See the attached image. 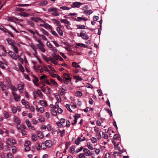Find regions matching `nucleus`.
<instances>
[{"mask_svg":"<svg viewBox=\"0 0 158 158\" xmlns=\"http://www.w3.org/2000/svg\"><path fill=\"white\" fill-rule=\"evenodd\" d=\"M60 81H63L65 84H68L69 81V75L66 73H64L62 77L61 78L58 75H57L56 77Z\"/></svg>","mask_w":158,"mask_h":158,"instance_id":"1","label":"nucleus"},{"mask_svg":"<svg viewBox=\"0 0 158 158\" xmlns=\"http://www.w3.org/2000/svg\"><path fill=\"white\" fill-rule=\"evenodd\" d=\"M83 31H82V32ZM77 35L78 36L81 37L84 40H88L89 38V36L86 34L85 32H81L80 33L79 35L78 33Z\"/></svg>","mask_w":158,"mask_h":158,"instance_id":"2","label":"nucleus"},{"mask_svg":"<svg viewBox=\"0 0 158 158\" xmlns=\"http://www.w3.org/2000/svg\"><path fill=\"white\" fill-rule=\"evenodd\" d=\"M0 49L1 50L0 52V56H5L6 54V51L4 47L2 45H0Z\"/></svg>","mask_w":158,"mask_h":158,"instance_id":"3","label":"nucleus"},{"mask_svg":"<svg viewBox=\"0 0 158 158\" xmlns=\"http://www.w3.org/2000/svg\"><path fill=\"white\" fill-rule=\"evenodd\" d=\"M82 3L79 2H75L73 3L72 5H71V6L73 7H76V8H79L80 7V6L82 5Z\"/></svg>","mask_w":158,"mask_h":158,"instance_id":"4","label":"nucleus"},{"mask_svg":"<svg viewBox=\"0 0 158 158\" xmlns=\"http://www.w3.org/2000/svg\"><path fill=\"white\" fill-rule=\"evenodd\" d=\"M37 46L39 49L42 52H45L46 50L44 48V45L43 44H37Z\"/></svg>","mask_w":158,"mask_h":158,"instance_id":"5","label":"nucleus"},{"mask_svg":"<svg viewBox=\"0 0 158 158\" xmlns=\"http://www.w3.org/2000/svg\"><path fill=\"white\" fill-rule=\"evenodd\" d=\"M25 122L28 128H30V129L32 130H35L34 127L31 125V123L29 120L27 119H26Z\"/></svg>","mask_w":158,"mask_h":158,"instance_id":"6","label":"nucleus"},{"mask_svg":"<svg viewBox=\"0 0 158 158\" xmlns=\"http://www.w3.org/2000/svg\"><path fill=\"white\" fill-rule=\"evenodd\" d=\"M40 26L45 28H51V27L49 25L45 22L44 21V22L42 23V24H40Z\"/></svg>","mask_w":158,"mask_h":158,"instance_id":"7","label":"nucleus"},{"mask_svg":"<svg viewBox=\"0 0 158 158\" xmlns=\"http://www.w3.org/2000/svg\"><path fill=\"white\" fill-rule=\"evenodd\" d=\"M85 154L87 156H91V152L87 148H85L83 150Z\"/></svg>","mask_w":158,"mask_h":158,"instance_id":"8","label":"nucleus"},{"mask_svg":"<svg viewBox=\"0 0 158 158\" xmlns=\"http://www.w3.org/2000/svg\"><path fill=\"white\" fill-rule=\"evenodd\" d=\"M39 102L40 105L43 107H46L47 106V102L45 101L40 100Z\"/></svg>","mask_w":158,"mask_h":158,"instance_id":"9","label":"nucleus"},{"mask_svg":"<svg viewBox=\"0 0 158 158\" xmlns=\"http://www.w3.org/2000/svg\"><path fill=\"white\" fill-rule=\"evenodd\" d=\"M12 94L13 95L14 99L16 101H18L20 98V96L18 95L17 94L14 92H12Z\"/></svg>","mask_w":158,"mask_h":158,"instance_id":"10","label":"nucleus"},{"mask_svg":"<svg viewBox=\"0 0 158 158\" xmlns=\"http://www.w3.org/2000/svg\"><path fill=\"white\" fill-rule=\"evenodd\" d=\"M14 120L15 122L17 124H20L21 123L20 120L16 116L14 117Z\"/></svg>","mask_w":158,"mask_h":158,"instance_id":"11","label":"nucleus"},{"mask_svg":"<svg viewBox=\"0 0 158 158\" xmlns=\"http://www.w3.org/2000/svg\"><path fill=\"white\" fill-rule=\"evenodd\" d=\"M7 19L9 21L16 23L17 18L14 17H8Z\"/></svg>","mask_w":158,"mask_h":158,"instance_id":"12","label":"nucleus"},{"mask_svg":"<svg viewBox=\"0 0 158 158\" xmlns=\"http://www.w3.org/2000/svg\"><path fill=\"white\" fill-rule=\"evenodd\" d=\"M46 146L48 148H49L51 147L52 146V144L51 141L50 140H46L45 142V143Z\"/></svg>","mask_w":158,"mask_h":158,"instance_id":"13","label":"nucleus"},{"mask_svg":"<svg viewBox=\"0 0 158 158\" xmlns=\"http://www.w3.org/2000/svg\"><path fill=\"white\" fill-rule=\"evenodd\" d=\"M33 77L34 79L33 80V82L36 86L38 87L39 84L37 83V82L38 81V79L35 76H34Z\"/></svg>","mask_w":158,"mask_h":158,"instance_id":"14","label":"nucleus"},{"mask_svg":"<svg viewBox=\"0 0 158 158\" xmlns=\"http://www.w3.org/2000/svg\"><path fill=\"white\" fill-rule=\"evenodd\" d=\"M30 45L31 48L35 51V53L36 54L37 52L36 51V50L38 48L37 47L36 45H34L32 43Z\"/></svg>","mask_w":158,"mask_h":158,"instance_id":"15","label":"nucleus"},{"mask_svg":"<svg viewBox=\"0 0 158 158\" xmlns=\"http://www.w3.org/2000/svg\"><path fill=\"white\" fill-rule=\"evenodd\" d=\"M49 59L50 60L53 64L57 65V62L56 61V60L53 57H49Z\"/></svg>","mask_w":158,"mask_h":158,"instance_id":"16","label":"nucleus"},{"mask_svg":"<svg viewBox=\"0 0 158 158\" xmlns=\"http://www.w3.org/2000/svg\"><path fill=\"white\" fill-rule=\"evenodd\" d=\"M37 121L38 123L43 122L45 121V119L42 115H40Z\"/></svg>","mask_w":158,"mask_h":158,"instance_id":"17","label":"nucleus"},{"mask_svg":"<svg viewBox=\"0 0 158 158\" xmlns=\"http://www.w3.org/2000/svg\"><path fill=\"white\" fill-rule=\"evenodd\" d=\"M37 135L38 137L40 139H42L44 137L43 133L40 131H37Z\"/></svg>","mask_w":158,"mask_h":158,"instance_id":"18","label":"nucleus"},{"mask_svg":"<svg viewBox=\"0 0 158 158\" xmlns=\"http://www.w3.org/2000/svg\"><path fill=\"white\" fill-rule=\"evenodd\" d=\"M48 3V2L46 1H44L40 2L39 5L40 6H43L46 5Z\"/></svg>","mask_w":158,"mask_h":158,"instance_id":"19","label":"nucleus"},{"mask_svg":"<svg viewBox=\"0 0 158 158\" xmlns=\"http://www.w3.org/2000/svg\"><path fill=\"white\" fill-rule=\"evenodd\" d=\"M0 86L2 90L4 91L6 90V87L4 83L2 81L0 82Z\"/></svg>","mask_w":158,"mask_h":158,"instance_id":"20","label":"nucleus"},{"mask_svg":"<svg viewBox=\"0 0 158 158\" xmlns=\"http://www.w3.org/2000/svg\"><path fill=\"white\" fill-rule=\"evenodd\" d=\"M11 47L16 53H18V49L17 47L14 44V45H13Z\"/></svg>","mask_w":158,"mask_h":158,"instance_id":"21","label":"nucleus"},{"mask_svg":"<svg viewBox=\"0 0 158 158\" xmlns=\"http://www.w3.org/2000/svg\"><path fill=\"white\" fill-rule=\"evenodd\" d=\"M36 109L38 112L40 111V112L42 113H44V108L42 107H41L39 108L37 107L36 108Z\"/></svg>","mask_w":158,"mask_h":158,"instance_id":"22","label":"nucleus"},{"mask_svg":"<svg viewBox=\"0 0 158 158\" xmlns=\"http://www.w3.org/2000/svg\"><path fill=\"white\" fill-rule=\"evenodd\" d=\"M56 30L60 34V35L61 36L63 34V31L59 27H56Z\"/></svg>","mask_w":158,"mask_h":158,"instance_id":"23","label":"nucleus"},{"mask_svg":"<svg viewBox=\"0 0 158 158\" xmlns=\"http://www.w3.org/2000/svg\"><path fill=\"white\" fill-rule=\"evenodd\" d=\"M4 114L5 117L6 118H8L10 117V115L9 114V113L6 111H4Z\"/></svg>","mask_w":158,"mask_h":158,"instance_id":"24","label":"nucleus"},{"mask_svg":"<svg viewBox=\"0 0 158 158\" xmlns=\"http://www.w3.org/2000/svg\"><path fill=\"white\" fill-rule=\"evenodd\" d=\"M77 18L78 19V20L77 19L76 20L77 21H80L81 20H83L85 21L88 20V19L85 17H78Z\"/></svg>","mask_w":158,"mask_h":158,"instance_id":"25","label":"nucleus"},{"mask_svg":"<svg viewBox=\"0 0 158 158\" xmlns=\"http://www.w3.org/2000/svg\"><path fill=\"white\" fill-rule=\"evenodd\" d=\"M31 138L33 141H35L37 140V137L36 135L34 134H32Z\"/></svg>","mask_w":158,"mask_h":158,"instance_id":"26","label":"nucleus"},{"mask_svg":"<svg viewBox=\"0 0 158 158\" xmlns=\"http://www.w3.org/2000/svg\"><path fill=\"white\" fill-rule=\"evenodd\" d=\"M40 30L45 35L47 36H48L49 35V34L48 33V32H47L46 31H45L44 29L41 28L40 29Z\"/></svg>","mask_w":158,"mask_h":158,"instance_id":"27","label":"nucleus"},{"mask_svg":"<svg viewBox=\"0 0 158 158\" xmlns=\"http://www.w3.org/2000/svg\"><path fill=\"white\" fill-rule=\"evenodd\" d=\"M55 97L56 98V99L57 100V102H61V99L60 97V96L58 94H55Z\"/></svg>","mask_w":158,"mask_h":158,"instance_id":"28","label":"nucleus"},{"mask_svg":"<svg viewBox=\"0 0 158 158\" xmlns=\"http://www.w3.org/2000/svg\"><path fill=\"white\" fill-rule=\"evenodd\" d=\"M56 9L57 8H56L51 7L48 8V10L49 12H54V11H55L56 10Z\"/></svg>","mask_w":158,"mask_h":158,"instance_id":"29","label":"nucleus"},{"mask_svg":"<svg viewBox=\"0 0 158 158\" xmlns=\"http://www.w3.org/2000/svg\"><path fill=\"white\" fill-rule=\"evenodd\" d=\"M6 40L8 44L9 45H11V46L14 44V43L10 39H7Z\"/></svg>","mask_w":158,"mask_h":158,"instance_id":"30","label":"nucleus"},{"mask_svg":"<svg viewBox=\"0 0 158 158\" xmlns=\"http://www.w3.org/2000/svg\"><path fill=\"white\" fill-rule=\"evenodd\" d=\"M75 94L76 96L78 97H81L82 95V93L80 91H76Z\"/></svg>","mask_w":158,"mask_h":158,"instance_id":"31","label":"nucleus"},{"mask_svg":"<svg viewBox=\"0 0 158 158\" xmlns=\"http://www.w3.org/2000/svg\"><path fill=\"white\" fill-rule=\"evenodd\" d=\"M96 138L99 140L101 138L102 136L100 132L97 133L96 135Z\"/></svg>","mask_w":158,"mask_h":158,"instance_id":"32","label":"nucleus"},{"mask_svg":"<svg viewBox=\"0 0 158 158\" xmlns=\"http://www.w3.org/2000/svg\"><path fill=\"white\" fill-rule=\"evenodd\" d=\"M74 117H75V118H74V122L73 123H72V124L73 125H75V124H76V123H77V118H79V116L78 115H75L74 116Z\"/></svg>","mask_w":158,"mask_h":158,"instance_id":"33","label":"nucleus"},{"mask_svg":"<svg viewBox=\"0 0 158 158\" xmlns=\"http://www.w3.org/2000/svg\"><path fill=\"white\" fill-rule=\"evenodd\" d=\"M87 146L88 148L90 150H93V147L92 144L89 142H88L87 143Z\"/></svg>","mask_w":158,"mask_h":158,"instance_id":"34","label":"nucleus"},{"mask_svg":"<svg viewBox=\"0 0 158 158\" xmlns=\"http://www.w3.org/2000/svg\"><path fill=\"white\" fill-rule=\"evenodd\" d=\"M31 19L33 20L35 22H37L39 21L40 18L37 17H32L31 18Z\"/></svg>","mask_w":158,"mask_h":158,"instance_id":"35","label":"nucleus"},{"mask_svg":"<svg viewBox=\"0 0 158 158\" xmlns=\"http://www.w3.org/2000/svg\"><path fill=\"white\" fill-rule=\"evenodd\" d=\"M76 44L77 45L80 46L81 47H83L85 48H86L87 47V46H86L85 44H83L77 43H76Z\"/></svg>","mask_w":158,"mask_h":158,"instance_id":"36","label":"nucleus"},{"mask_svg":"<svg viewBox=\"0 0 158 158\" xmlns=\"http://www.w3.org/2000/svg\"><path fill=\"white\" fill-rule=\"evenodd\" d=\"M102 137L105 139H107L108 138V135L105 132H103L102 133Z\"/></svg>","mask_w":158,"mask_h":158,"instance_id":"37","label":"nucleus"},{"mask_svg":"<svg viewBox=\"0 0 158 158\" xmlns=\"http://www.w3.org/2000/svg\"><path fill=\"white\" fill-rule=\"evenodd\" d=\"M69 146V142H67L65 144V148L63 152L65 153L66 152V150L68 149Z\"/></svg>","mask_w":158,"mask_h":158,"instance_id":"38","label":"nucleus"},{"mask_svg":"<svg viewBox=\"0 0 158 158\" xmlns=\"http://www.w3.org/2000/svg\"><path fill=\"white\" fill-rule=\"evenodd\" d=\"M52 15L54 16H58L59 15V12L57 11V8L56 10L55 11H54L53 13L52 14Z\"/></svg>","mask_w":158,"mask_h":158,"instance_id":"39","label":"nucleus"},{"mask_svg":"<svg viewBox=\"0 0 158 158\" xmlns=\"http://www.w3.org/2000/svg\"><path fill=\"white\" fill-rule=\"evenodd\" d=\"M41 148L43 149H45L46 148L47 146L45 145V144L44 143H42L41 145Z\"/></svg>","mask_w":158,"mask_h":158,"instance_id":"40","label":"nucleus"},{"mask_svg":"<svg viewBox=\"0 0 158 158\" xmlns=\"http://www.w3.org/2000/svg\"><path fill=\"white\" fill-rule=\"evenodd\" d=\"M37 35L41 37L43 39V40H47V38L44 35H40L39 33H37Z\"/></svg>","mask_w":158,"mask_h":158,"instance_id":"41","label":"nucleus"},{"mask_svg":"<svg viewBox=\"0 0 158 158\" xmlns=\"http://www.w3.org/2000/svg\"><path fill=\"white\" fill-rule=\"evenodd\" d=\"M20 15L25 17L28 16L29 15V14L25 12H23L21 13L20 14Z\"/></svg>","mask_w":158,"mask_h":158,"instance_id":"42","label":"nucleus"},{"mask_svg":"<svg viewBox=\"0 0 158 158\" xmlns=\"http://www.w3.org/2000/svg\"><path fill=\"white\" fill-rule=\"evenodd\" d=\"M97 139H98L96 138H95L94 137H92L91 138V141L93 143H96L97 142Z\"/></svg>","mask_w":158,"mask_h":158,"instance_id":"43","label":"nucleus"},{"mask_svg":"<svg viewBox=\"0 0 158 158\" xmlns=\"http://www.w3.org/2000/svg\"><path fill=\"white\" fill-rule=\"evenodd\" d=\"M0 29L4 32H7V30L2 25L0 26Z\"/></svg>","mask_w":158,"mask_h":158,"instance_id":"44","label":"nucleus"},{"mask_svg":"<svg viewBox=\"0 0 158 158\" xmlns=\"http://www.w3.org/2000/svg\"><path fill=\"white\" fill-rule=\"evenodd\" d=\"M50 81L51 83L53 85H58L57 83L54 80L52 79H50Z\"/></svg>","mask_w":158,"mask_h":158,"instance_id":"45","label":"nucleus"},{"mask_svg":"<svg viewBox=\"0 0 158 158\" xmlns=\"http://www.w3.org/2000/svg\"><path fill=\"white\" fill-rule=\"evenodd\" d=\"M72 65L75 68H79L80 67V65H78L77 63L73 62L72 63Z\"/></svg>","mask_w":158,"mask_h":158,"instance_id":"46","label":"nucleus"},{"mask_svg":"<svg viewBox=\"0 0 158 158\" xmlns=\"http://www.w3.org/2000/svg\"><path fill=\"white\" fill-rule=\"evenodd\" d=\"M93 11L92 10H86L84 12V13L85 14H89L90 15L93 13Z\"/></svg>","mask_w":158,"mask_h":158,"instance_id":"47","label":"nucleus"},{"mask_svg":"<svg viewBox=\"0 0 158 158\" xmlns=\"http://www.w3.org/2000/svg\"><path fill=\"white\" fill-rule=\"evenodd\" d=\"M27 23L32 27H34V26L35 24L34 23L31 21H28Z\"/></svg>","mask_w":158,"mask_h":158,"instance_id":"48","label":"nucleus"},{"mask_svg":"<svg viewBox=\"0 0 158 158\" xmlns=\"http://www.w3.org/2000/svg\"><path fill=\"white\" fill-rule=\"evenodd\" d=\"M10 88L13 91H15L17 90V88L15 86H13L11 85H10Z\"/></svg>","mask_w":158,"mask_h":158,"instance_id":"49","label":"nucleus"},{"mask_svg":"<svg viewBox=\"0 0 158 158\" xmlns=\"http://www.w3.org/2000/svg\"><path fill=\"white\" fill-rule=\"evenodd\" d=\"M19 57V56L16 55L15 53H14L13 56H12V57L15 60L17 59L18 57Z\"/></svg>","mask_w":158,"mask_h":158,"instance_id":"50","label":"nucleus"},{"mask_svg":"<svg viewBox=\"0 0 158 158\" xmlns=\"http://www.w3.org/2000/svg\"><path fill=\"white\" fill-rule=\"evenodd\" d=\"M43 58L46 62H48L49 61V60H50L49 59V57L48 58L45 55H44L43 56Z\"/></svg>","mask_w":158,"mask_h":158,"instance_id":"51","label":"nucleus"},{"mask_svg":"<svg viewBox=\"0 0 158 158\" xmlns=\"http://www.w3.org/2000/svg\"><path fill=\"white\" fill-rule=\"evenodd\" d=\"M5 79H6V81L7 82V83H8V84L10 85H11V83L10 81V80L9 78L8 77H7Z\"/></svg>","mask_w":158,"mask_h":158,"instance_id":"52","label":"nucleus"},{"mask_svg":"<svg viewBox=\"0 0 158 158\" xmlns=\"http://www.w3.org/2000/svg\"><path fill=\"white\" fill-rule=\"evenodd\" d=\"M47 45L50 48H53V46L49 42H47Z\"/></svg>","mask_w":158,"mask_h":158,"instance_id":"53","label":"nucleus"},{"mask_svg":"<svg viewBox=\"0 0 158 158\" xmlns=\"http://www.w3.org/2000/svg\"><path fill=\"white\" fill-rule=\"evenodd\" d=\"M47 77L45 75H43L41 76L40 77V80H43V81H44L45 79H46Z\"/></svg>","mask_w":158,"mask_h":158,"instance_id":"54","label":"nucleus"},{"mask_svg":"<svg viewBox=\"0 0 158 158\" xmlns=\"http://www.w3.org/2000/svg\"><path fill=\"white\" fill-rule=\"evenodd\" d=\"M58 133H60L61 134V136H63L64 133V130H63L62 131H61L60 130H59L58 131Z\"/></svg>","mask_w":158,"mask_h":158,"instance_id":"55","label":"nucleus"},{"mask_svg":"<svg viewBox=\"0 0 158 158\" xmlns=\"http://www.w3.org/2000/svg\"><path fill=\"white\" fill-rule=\"evenodd\" d=\"M24 105L25 106V107L27 109H28L30 108V106L28 102H26Z\"/></svg>","mask_w":158,"mask_h":158,"instance_id":"56","label":"nucleus"},{"mask_svg":"<svg viewBox=\"0 0 158 158\" xmlns=\"http://www.w3.org/2000/svg\"><path fill=\"white\" fill-rule=\"evenodd\" d=\"M60 8L63 10H68L69 9V8L66 6H62L60 7Z\"/></svg>","mask_w":158,"mask_h":158,"instance_id":"57","label":"nucleus"},{"mask_svg":"<svg viewBox=\"0 0 158 158\" xmlns=\"http://www.w3.org/2000/svg\"><path fill=\"white\" fill-rule=\"evenodd\" d=\"M61 22L66 24H68L69 22L66 19H62L61 20Z\"/></svg>","mask_w":158,"mask_h":158,"instance_id":"58","label":"nucleus"},{"mask_svg":"<svg viewBox=\"0 0 158 158\" xmlns=\"http://www.w3.org/2000/svg\"><path fill=\"white\" fill-rule=\"evenodd\" d=\"M31 144V142L29 141H27L25 142V146H29V145Z\"/></svg>","mask_w":158,"mask_h":158,"instance_id":"59","label":"nucleus"},{"mask_svg":"<svg viewBox=\"0 0 158 158\" xmlns=\"http://www.w3.org/2000/svg\"><path fill=\"white\" fill-rule=\"evenodd\" d=\"M79 158H85V154L84 153H81L79 155Z\"/></svg>","mask_w":158,"mask_h":158,"instance_id":"60","label":"nucleus"},{"mask_svg":"<svg viewBox=\"0 0 158 158\" xmlns=\"http://www.w3.org/2000/svg\"><path fill=\"white\" fill-rule=\"evenodd\" d=\"M75 147L74 146H72L70 148V152H71L72 153H74V150H75Z\"/></svg>","mask_w":158,"mask_h":158,"instance_id":"61","label":"nucleus"},{"mask_svg":"<svg viewBox=\"0 0 158 158\" xmlns=\"http://www.w3.org/2000/svg\"><path fill=\"white\" fill-rule=\"evenodd\" d=\"M18 88L19 90H21L23 89V86L21 84H19L18 85Z\"/></svg>","mask_w":158,"mask_h":158,"instance_id":"62","label":"nucleus"},{"mask_svg":"<svg viewBox=\"0 0 158 158\" xmlns=\"http://www.w3.org/2000/svg\"><path fill=\"white\" fill-rule=\"evenodd\" d=\"M7 158H13V156L11 153H9L6 155Z\"/></svg>","mask_w":158,"mask_h":158,"instance_id":"63","label":"nucleus"},{"mask_svg":"<svg viewBox=\"0 0 158 158\" xmlns=\"http://www.w3.org/2000/svg\"><path fill=\"white\" fill-rule=\"evenodd\" d=\"M105 158H110V154L109 153H106L105 156Z\"/></svg>","mask_w":158,"mask_h":158,"instance_id":"64","label":"nucleus"}]
</instances>
